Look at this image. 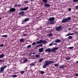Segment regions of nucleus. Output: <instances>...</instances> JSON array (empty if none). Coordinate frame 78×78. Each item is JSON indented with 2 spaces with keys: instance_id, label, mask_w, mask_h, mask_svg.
Masks as SVG:
<instances>
[{
  "instance_id": "1",
  "label": "nucleus",
  "mask_w": 78,
  "mask_h": 78,
  "mask_svg": "<svg viewBox=\"0 0 78 78\" xmlns=\"http://www.w3.org/2000/svg\"><path fill=\"white\" fill-rule=\"evenodd\" d=\"M54 63V62L53 61H45L44 62V64L43 65V68L45 69L46 68V66H48L49 65H50L51 64Z\"/></svg>"
},
{
  "instance_id": "2",
  "label": "nucleus",
  "mask_w": 78,
  "mask_h": 78,
  "mask_svg": "<svg viewBox=\"0 0 78 78\" xmlns=\"http://www.w3.org/2000/svg\"><path fill=\"white\" fill-rule=\"evenodd\" d=\"M9 8L10 9L7 12L9 14H12V12H16V9H14V8H11V7H10Z\"/></svg>"
},
{
  "instance_id": "3",
  "label": "nucleus",
  "mask_w": 78,
  "mask_h": 78,
  "mask_svg": "<svg viewBox=\"0 0 78 78\" xmlns=\"http://www.w3.org/2000/svg\"><path fill=\"white\" fill-rule=\"evenodd\" d=\"M36 43L37 44H46L47 43V41L45 40H43L42 39L40 40L39 41H37Z\"/></svg>"
},
{
  "instance_id": "4",
  "label": "nucleus",
  "mask_w": 78,
  "mask_h": 78,
  "mask_svg": "<svg viewBox=\"0 0 78 78\" xmlns=\"http://www.w3.org/2000/svg\"><path fill=\"white\" fill-rule=\"evenodd\" d=\"M6 67V65H5L4 66L0 68V69H1V70H0V73L4 72V69Z\"/></svg>"
},
{
  "instance_id": "5",
  "label": "nucleus",
  "mask_w": 78,
  "mask_h": 78,
  "mask_svg": "<svg viewBox=\"0 0 78 78\" xmlns=\"http://www.w3.org/2000/svg\"><path fill=\"white\" fill-rule=\"evenodd\" d=\"M69 22V17L65 19H63L62 21V23H67Z\"/></svg>"
},
{
  "instance_id": "6",
  "label": "nucleus",
  "mask_w": 78,
  "mask_h": 78,
  "mask_svg": "<svg viewBox=\"0 0 78 78\" xmlns=\"http://www.w3.org/2000/svg\"><path fill=\"white\" fill-rule=\"evenodd\" d=\"M62 29V27L61 26L57 27L55 28V30L56 31H59L61 30Z\"/></svg>"
},
{
  "instance_id": "7",
  "label": "nucleus",
  "mask_w": 78,
  "mask_h": 78,
  "mask_svg": "<svg viewBox=\"0 0 78 78\" xmlns=\"http://www.w3.org/2000/svg\"><path fill=\"white\" fill-rule=\"evenodd\" d=\"M59 48V47H57L53 48L51 50V51H52L53 53H56V50H58V49Z\"/></svg>"
},
{
  "instance_id": "8",
  "label": "nucleus",
  "mask_w": 78,
  "mask_h": 78,
  "mask_svg": "<svg viewBox=\"0 0 78 78\" xmlns=\"http://www.w3.org/2000/svg\"><path fill=\"white\" fill-rule=\"evenodd\" d=\"M54 20H55V18L54 17H50L48 19V20L49 22L54 21Z\"/></svg>"
},
{
  "instance_id": "9",
  "label": "nucleus",
  "mask_w": 78,
  "mask_h": 78,
  "mask_svg": "<svg viewBox=\"0 0 78 78\" xmlns=\"http://www.w3.org/2000/svg\"><path fill=\"white\" fill-rule=\"evenodd\" d=\"M45 52H48V53H50L51 51L50 48H48L45 50Z\"/></svg>"
},
{
  "instance_id": "10",
  "label": "nucleus",
  "mask_w": 78,
  "mask_h": 78,
  "mask_svg": "<svg viewBox=\"0 0 78 78\" xmlns=\"http://www.w3.org/2000/svg\"><path fill=\"white\" fill-rule=\"evenodd\" d=\"M28 9V7L27 6L26 7H24L23 8H22L20 9L21 11H26Z\"/></svg>"
},
{
  "instance_id": "11",
  "label": "nucleus",
  "mask_w": 78,
  "mask_h": 78,
  "mask_svg": "<svg viewBox=\"0 0 78 78\" xmlns=\"http://www.w3.org/2000/svg\"><path fill=\"white\" fill-rule=\"evenodd\" d=\"M61 40L59 39H56L55 40V42L56 43H59L60 42H61Z\"/></svg>"
},
{
  "instance_id": "12",
  "label": "nucleus",
  "mask_w": 78,
  "mask_h": 78,
  "mask_svg": "<svg viewBox=\"0 0 78 78\" xmlns=\"http://www.w3.org/2000/svg\"><path fill=\"white\" fill-rule=\"evenodd\" d=\"M51 5L49 4H44V6L46 7H50Z\"/></svg>"
},
{
  "instance_id": "13",
  "label": "nucleus",
  "mask_w": 78,
  "mask_h": 78,
  "mask_svg": "<svg viewBox=\"0 0 78 78\" xmlns=\"http://www.w3.org/2000/svg\"><path fill=\"white\" fill-rule=\"evenodd\" d=\"M5 54L2 53V54L0 55V58H3L5 57Z\"/></svg>"
},
{
  "instance_id": "14",
  "label": "nucleus",
  "mask_w": 78,
  "mask_h": 78,
  "mask_svg": "<svg viewBox=\"0 0 78 78\" xmlns=\"http://www.w3.org/2000/svg\"><path fill=\"white\" fill-rule=\"evenodd\" d=\"M30 18H26V19H24V22H28V21H29V20H30Z\"/></svg>"
},
{
  "instance_id": "15",
  "label": "nucleus",
  "mask_w": 78,
  "mask_h": 78,
  "mask_svg": "<svg viewBox=\"0 0 78 78\" xmlns=\"http://www.w3.org/2000/svg\"><path fill=\"white\" fill-rule=\"evenodd\" d=\"M43 45V44H41L40 45L39 44L38 45L36 46H35V47H35V48H38V47H42V46Z\"/></svg>"
},
{
  "instance_id": "16",
  "label": "nucleus",
  "mask_w": 78,
  "mask_h": 78,
  "mask_svg": "<svg viewBox=\"0 0 78 78\" xmlns=\"http://www.w3.org/2000/svg\"><path fill=\"white\" fill-rule=\"evenodd\" d=\"M44 50V48H42L39 49L38 50L39 52H42Z\"/></svg>"
},
{
  "instance_id": "17",
  "label": "nucleus",
  "mask_w": 78,
  "mask_h": 78,
  "mask_svg": "<svg viewBox=\"0 0 78 78\" xmlns=\"http://www.w3.org/2000/svg\"><path fill=\"white\" fill-rule=\"evenodd\" d=\"M65 67V66L64 65H62V66H60L58 68H60V69H64Z\"/></svg>"
},
{
  "instance_id": "18",
  "label": "nucleus",
  "mask_w": 78,
  "mask_h": 78,
  "mask_svg": "<svg viewBox=\"0 0 78 78\" xmlns=\"http://www.w3.org/2000/svg\"><path fill=\"white\" fill-rule=\"evenodd\" d=\"M49 24H51V25H54L55 23V22H54V21H49Z\"/></svg>"
},
{
  "instance_id": "19",
  "label": "nucleus",
  "mask_w": 78,
  "mask_h": 78,
  "mask_svg": "<svg viewBox=\"0 0 78 78\" xmlns=\"http://www.w3.org/2000/svg\"><path fill=\"white\" fill-rule=\"evenodd\" d=\"M35 64V62H33L30 64L29 65L30 66H35V65H36Z\"/></svg>"
},
{
  "instance_id": "20",
  "label": "nucleus",
  "mask_w": 78,
  "mask_h": 78,
  "mask_svg": "<svg viewBox=\"0 0 78 78\" xmlns=\"http://www.w3.org/2000/svg\"><path fill=\"white\" fill-rule=\"evenodd\" d=\"M25 41V39H23V38H21L20 39V42H23Z\"/></svg>"
},
{
  "instance_id": "21",
  "label": "nucleus",
  "mask_w": 78,
  "mask_h": 78,
  "mask_svg": "<svg viewBox=\"0 0 78 78\" xmlns=\"http://www.w3.org/2000/svg\"><path fill=\"white\" fill-rule=\"evenodd\" d=\"M24 14V12H20L18 13V14H20L21 16H23V15Z\"/></svg>"
},
{
  "instance_id": "22",
  "label": "nucleus",
  "mask_w": 78,
  "mask_h": 78,
  "mask_svg": "<svg viewBox=\"0 0 78 78\" xmlns=\"http://www.w3.org/2000/svg\"><path fill=\"white\" fill-rule=\"evenodd\" d=\"M35 57L36 58H40L41 56L39 55H37L35 56Z\"/></svg>"
},
{
  "instance_id": "23",
  "label": "nucleus",
  "mask_w": 78,
  "mask_h": 78,
  "mask_svg": "<svg viewBox=\"0 0 78 78\" xmlns=\"http://www.w3.org/2000/svg\"><path fill=\"white\" fill-rule=\"evenodd\" d=\"M44 60V59L43 58H41L38 61L40 62H42V61Z\"/></svg>"
},
{
  "instance_id": "24",
  "label": "nucleus",
  "mask_w": 78,
  "mask_h": 78,
  "mask_svg": "<svg viewBox=\"0 0 78 78\" xmlns=\"http://www.w3.org/2000/svg\"><path fill=\"white\" fill-rule=\"evenodd\" d=\"M53 44H54V41H52L51 42V43L49 45V46H51L52 45H53Z\"/></svg>"
},
{
  "instance_id": "25",
  "label": "nucleus",
  "mask_w": 78,
  "mask_h": 78,
  "mask_svg": "<svg viewBox=\"0 0 78 78\" xmlns=\"http://www.w3.org/2000/svg\"><path fill=\"white\" fill-rule=\"evenodd\" d=\"M49 23V22H45L44 23V24L45 25H48V24Z\"/></svg>"
},
{
  "instance_id": "26",
  "label": "nucleus",
  "mask_w": 78,
  "mask_h": 78,
  "mask_svg": "<svg viewBox=\"0 0 78 78\" xmlns=\"http://www.w3.org/2000/svg\"><path fill=\"white\" fill-rule=\"evenodd\" d=\"M12 76L13 78H15L16 77H17V76L16 75H13Z\"/></svg>"
},
{
  "instance_id": "27",
  "label": "nucleus",
  "mask_w": 78,
  "mask_h": 78,
  "mask_svg": "<svg viewBox=\"0 0 78 78\" xmlns=\"http://www.w3.org/2000/svg\"><path fill=\"white\" fill-rule=\"evenodd\" d=\"M41 74H42V75H43V74H44V71H41L40 72Z\"/></svg>"
},
{
  "instance_id": "28",
  "label": "nucleus",
  "mask_w": 78,
  "mask_h": 78,
  "mask_svg": "<svg viewBox=\"0 0 78 78\" xmlns=\"http://www.w3.org/2000/svg\"><path fill=\"white\" fill-rule=\"evenodd\" d=\"M31 47V45H29L27 47V48H30V47Z\"/></svg>"
},
{
  "instance_id": "29",
  "label": "nucleus",
  "mask_w": 78,
  "mask_h": 78,
  "mask_svg": "<svg viewBox=\"0 0 78 78\" xmlns=\"http://www.w3.org/2000/svg\"><path fill=\"white\" fill-rule=\"evenodd\" d=\"M47 0H43V2H44V3H47Z\"/></svg>"
},
{
  "instance_id": "30",
  "label": "nucleus",
  "mask_w": 78,
  "mask_h": 78,
  "mask_svg": "<svg viewBox=\"0 0 78 78\" xmlns=\"http://www.w3.org/2000/svg\"><path fill=\"white\" fill-rule=\"evenodd\" d=\"M17 6H18V7H20L22 5L20 4H18L17 5Z\"/></svg>"
},
{
  "instance_id": "31",
  "label": "nucleus",
  "mask_w": 78,
  "mask_h": 78,
  "mask_svg": "<svg viewBox=\"0 0 78 78\" xmlns=\"http://www.w3.org/2000/svg\"><path fill=\"white\" fill-rule=\"evenodd\" d=\"M73 2H78V0H74L73 1Z\"/></svg>"
},
{
  "instance_id": "32",
  "label": "nucleus",
  "mask_w": 78,
  "mask_h": 78,
  "mask_svg": "<svg viewBox=\"0 0 78 78\" xmlns=\"http://www.w3.org/2000/svg\"><path fill=\"white\" fill-rule=\"evenodd\" d=\"M74 48V47H69V49H72V48Z\"/></svg>"
},
{
  "instance_id": "33",
  "label": "nucleus",
  "mask_w": 78,
  "mask_h": 78,
  "mask_svg": "<svg viewBox=\"0 0 78 78\" xmlns=\"http://www.w3.org/2000/svg\"><path fill=\"white\" fill-rule=\"evenodd\" d=\"M8 36V35H3L2 36V37H7Z\"/></svg>"
},
{
  "instance_id": "34",
  "label": "nucleus",
  "mask_w": 78,
  "mask_h": 78,
  "mask_svg": "<svg viewBox=\"0 0 78 78\" xmlns=\"http://www.w3.org/2000/svg\"><path fill=\"white\" fill-rule=\"evenodd\" d=\"M25 73V71H21V73H21L22 74H23V73Z\"/></svg>"
},
{
  "instance_id": "35",
  "label": "nucleus",
  "mask_w": 78,
  "mask_h": 78,
  "mask_svg": "<svg viewBox=\"0 0 78 78\" xmlns=\"http://www.w3.org/2000/svg\"><path fill=\"white\" fill-rule=\"evenodd\" d=\"M55 67H58V64L57 63L55 64Z\"/></svg>"
},
{
  "instance_id": "36",
  "label": "nucleus",
  "mask_w": 78,
  "mask_h": 78,
  "mask_svg": "<svg viewBox=\"0 0 78 78\" xmlns=\"http://www.w3.org/2000/svg\"><path fill=\"white\" fill-rule=\"evenodd\" d=\"M49 36H52V34L51 33H49L48 34Z\"/></svg>"
},
{
  "instance_id": "37",
  "label": "nucleus",
  "mask_w": 78,
  "mask_h": 78,
  "mask_svg": "<svg viewBox=\"0 0 78 78\" xmlns=\"http://www.w3.org/2000/svg\"><path fill=\"white\" fill-rule=\"evenodd\" d=\"M22 35L23 36H24V37H25V36H27V34H23Z\"/></svg>"
},
{
  "instance_id": "38",
  "label": "nucleus",
  "mask_w": 78,
  "mask_h": 78,
  "mask_svg": "<svg viewBox=\"0 0 78 78\" xmlns=\"http://www.w3.org/2000/svg\"><path fill=\"white\" fill-rule=\"evenodd\" d=\"M69 39H72V36H70L69 37Z\"/></svg>"
},
{
  "instance_id": "39",
  "label": "nucleus",
  "mask_w": 78,
  "mask_h": 78,
  "mask_svg": "<svg viewBox=\"0 0 78 78\" xmlns=\"http://www.w3.org/2000/svg\"><path fill=\"white\" fill-rule=\"evenodd\" d=\"M36 43L35 42H34L33 43H32V45H36Z\"/></svg>"
},
{
  "instance_id": "40",
  "label": "nucleus",
  "mask_w": 78,
  "mask_h": 78,
  "mask_svg": "<svg viewBox=\"0 0 78 78\" xmlns=\"http://www.w3.org/2000/svg\"><path fill=\"white\" fill-rule=\"evenodd\" d=\"M3 46H4V45L3 44H0V47H3Z\"/></svg>"
},
{
  "instance_id": "41",
  "label": "nucleus",
  "mask_w": 78,
  "mask_h": 78,
  "mask_svg": "<svg viewBox=\"0 0 78 78\" xmlns=\"http://www.w3.org/2000/svg\"><path fill=\"white\" fill-rule=\"evenodd\" d=\"M74 75H75V76H78V73L75 74Z\"/></svg>"
},
{
  "instance_id": "42",
  "label": "nucleus",
  "mask_w": 78,
  "mask_h": 78,
  "mask_svg": "<svg viewBox=\"0 0 78 78\" xmlns=\"http://www.w3.org/2000/svg\"><path fill=\"white\" fill-rule=\"evenodd\" d=\"M28 61V59H25V60H23V62H27Z\"/></svg>"
},
{
  "instance_id": "43",
  "label": "nucleus",
  "mask_w": 78,
  "mask_h": 78,
  "mask_svg": "<svg viewBox=\"0 0 78 78\" xmlns=\"http://www.w3.org/2000/svg\"><path fill=\"white\" fill-rule=\"evenodd\" d=\"M24 3H28V1H26L24 2Z\"/></svg>"
},
{
  "instance_id": "44",
  "label": "nucleus",
  "mask_w": 78,
  "mask_h": 78,
  "mask_svg": "<svg viewBox=\"0 0 78 78\" xmlns=\"http://www.w3.org/2000/svg\"><path fill=\"white\" fill-rule=\"evenodd\" d=\"M69 35H73V33L69 34Z\"/></svg>"
},
{
  "instance_id": "45",
  "label": "nucleus",
  "mask_w": 78,
  "mask_h": 78,
  "mask_svg": "<svg viewBox=\"0 0 78 78\" xmlns=\"http://www.w3.org/2000/svg\"><path fill=\"white\" fill-rule=\"evenodd\" d=\"M17 6V4H15L14 5V7H16Z\"/></svg>"
},
{
  "instance_id": "46",
  "label": "nucleus",
  "mask_w": 78,
  "mask_h": 78,
  "mask_svg": "<svg viewBox=\"0 0 78 78\" xmlns=\"http://www.w3.org/2000/svg\"><path fill=\"white\" fill-rule=\"evenodd\" d=\"M54 45H57L58 44L56 43H54Z\"/></svg>"
},
{
  "instance_id": "47",
  "label": "nucleus",
  "mask_w": 78,
  "mask_h": 78,
  "mask_svg": "<svg viewBox=\"0 0 78 78\" xmlns=\"http://www.w3.org/2000/svg\"><path fill=\"white\" fill-rule=\"evenodd\" d=\"M76 34H78V32L76 31L75 33Z\"/></svg>"
},
{
  "instance_id": "48",
  "label": "nucleus",
  "mask_w": 78,
  "mask_h": 78,
  "mask_svg": "<svg viewBox=\"0 0 78 78\" xmlns=\"http://www.w3.org/2000/svg\"><path fill=\"white\" fill-rule=\"evenodd\" d=\"M66 59L67 60H69V57H66Z\"/></svg>"
},
{
  "instance_id": "49",
  "label": "nucleus",
  "mask_w": 78,
  "mask_h": 78,
  "mask_svg": "<svg viewBox=\"0 0 78 78\" xmlns=\"http://www.w3.org/2000/svg\"><path fill=\"white\" fill-rule=\"evenodd\" d=\"M71 19V18L70 17H69V20H70Z\"/></svg>"
},
{
  "instance_id": "50",
  "label": "nucleus",
  "mask_w": 78,
  "mask_h": 78,
  "mask_svg": "<svg viewBox=\"0 0 78 78\" xmlns=\"http://www.w3.org/2000/svg\"><path fill=\"white\" fill-rule=\"evenodd\" d=\"M76 9H78V6H76Z\"/></svg>"
},
{
  "instance_id": "51",
  "label": "nucleus",
  "mask_w": 78,
  "mask_h": 78,
  "mask_svg": "<svg viewBox=\"0 0 78 78\" xmlns=\"http://www.w3.org/2000/svg\"><path fill=\"white\" fill-rule=\"evenodd\" d=\"M71 8H69V11H71Z\"/></svg>"
},
{
  "instance_id": "52",
  "label": "nucleus",
  "mask_w": 78,
  "mask_h": 78,
  "mask_svg": "<svg viewBox=\"0 0 78 78\" xmlns=\"http://www.w3.org/2000/svg\"><path fill=\"white\" fill-rule=\"evenodd\" d=\"M22 22L23 23H25V20H24L22 21Z\"/></svg>"
},
{
  "instance_id": "53",
  "label": "nucleus",
  "mask_w": 78,
  "mask_h": 78,
  "mask_svg": "<svg viewBox=\"0 0 78 78\" xmlns=\"http://www.w3.org/2000/svg\"><path fill=\"white\" fill-rule=\"evenodd\" d=\"M33 55H35V52H34L32 53Z\"/></svg>"
},
{
  "instance_id": "54",
  "label": "nucleus",
  "mask_w": 78,
  "mask_h": 78,
  "mask_svg": "<svg viewBox=\"0 0 78 78\" xmlns=\"http://www.w3.org/2000/svg\"><path fill=\"white\" fill-rule=\"evenodd\" d=\"M4 61H5V60H4L1 61V62H4Z\"/></svg>"
},
{
  "instance_id": "55",
  "label": "nucleus",
  "mask_w": 78,
  "mask_h": 78,
  "mask_svg": "<svg viewBox=\"0 0 78 78\" xmlns=\"http://www.w3.org/2000/svg\"><path fill=\"white\" fill-rule=\"evenodd\" d=\"M69 30H71V29H70V28H69Z\"/></svg>"
},
{
  "instance_id": "56",
  "label": "nucleus",
  "mask_w": 78,
  "mask_h": 78,
  "mask_svg": "<svg viewBox=\"0 0 78 78\" xmlns=\"http://www.w3.org/2000/svg\"><path fill=\"white\" fill-rule=\"evenodd\" d=\"M69 36V34H68L67 35H66V36Z\"/></svg>"
},
{
  "instance_id": "57",
  "label": "nucleus",
  "mask_w": 78,
  "mask_h": 78,
  "mask_svg": "<svg viewBox=\"0 0 78 78\" xmlns=\"http://www.w3.org/2000/svg\"><path fill=\"white\" fill-rule=\"evenodd\" d=\"M21 23L22 24H24V23L22 22Z\"/></svg>"
},
{
  "instance_id": "58",
  "label": "nucleus",
  "mask_w": 78,
  "mask_h": 78,
  "mask_svg": "<svg viewBox=\"0 0 78 78\" xmlns=\"http://www.w3.org/2000/svg\"><path fill=\"white\" fill-rule=\"evenodd\" d=\"M69 59H70V58L69 57Z\"/></svg>"
},
{
  "instance_id": "59",
  "label": "nucleus",
  "mask_w": 78,
  "mask_h": 78,
  "mask_svg": "<svg viewBox=\"0 0 78 78\" xmlns=\"http://www.w3.org/2000/svg\"><path fill=\"white\" fill-rule=\"evenodd\" d=\"M26 59V58H23V59Z\"/></svg>"
},
{
  "instance_id": "60",
  "label": "nucleus",
  "mask_w": 78,
  "mask_h": 78,
  "mask_svg": "<svg viewBox=\"0 0 78 78\" xmlns=\"http://www.w3.org/2000/svg\"><path fill=\"white\" fill-rule=\"evenodd\" d=\"M2 62V60H0V62Z\"/></svg>"
},
{
  "instance_id": "61",
  "label": "nucleus",
  "mask_w": 78,
  "mask_h": 78,
  "mask_svg": "<svg viewBox=\"0 0 78 78\" xmlns=\"http://www.w3.org/2000/svg\"><path fill=\"white\" fill-rule=\"evenodd\" d=\"M30 1H34V0H30Z\"/></svg>"
},
{
  "instance_id": "62",
  "label": "nucleus",
  "mask_w": 78,
  "mask_h": 78,
  "mask_svg": "<svg viewBox=\"0 0 78 78\" xmlns=\"http://www.w3.org/2000/svg\"><path fill=\"white\" fill-rule=\"evenodd\" d=\"M0 19H2V18L0 17Z\"/></svg>"
},
{
  "instance_id": "63",
  "label": "nucleus",
  "mask_w": 78,
  "mask_h": 78,
  "mask_svg": "<svg viewBox=\"0 0 78 78\" xmlns=\"http://www.w3.org/2000/svg\"><path fill=\"white\" fill-rule=\"evenodd\" d=\"M31 54H32V53H30V55H31Z\"/></svg>"
}]
</instances>
